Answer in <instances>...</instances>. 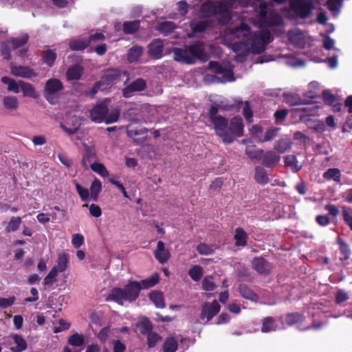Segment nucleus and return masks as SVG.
<instances>
[{"mask_svg": "<svg viewBox=\"0 0 352 352\" xmlns=\"http://www.w3.org/2000/svg\"><path fill=\"white\" fill-rule=\"evenodd\" d=\"M219 109L229 111L231 109V106H210L208 112V119L213 125L216 135L222 139L223 143L230 144L236 138L243 135V119L239 116H234L229 122L226 118L218 114Z\"/></svg>", "mask_w": 352, "mask_h": 352, "instance_id": "f257e3e1", "label": "nucleus"}, {"mask_svg": "<svg viewBox=\"0 0 352 352\" xmlns=\"http://www.w3.org/2000/svg\"><path fill=\"white\" fill-rule=\"evenodd\" d=\"M160 281V276L157 273L152 274L148 278L138 282L129 280L124 288L114 287L107 296V301H113L119 305H123L124 302H135L140 296V291L148 289L154 287Z\"/></svg>", "mask_w": 352, "mask_h": 352, "instance_id": "f03ea898", "label": "nucleus"}, {"mask_svg": "<svg viewBox=\"0 0 352 352\" xmlns=\"http://www.w3.org/2000/svg\"><path fill=\"white\" fill-rule=\"evenodd\" d=\"M195 58L202 61L208 60V55L205 52L204 45L202 42L197 41L192 45H187L186 50L175 48L174 50V59L176 61L193 64Z\"/></svg>", "mask_w": 352, "mask_h": 352, "instance_id": "7ed1b4c3", "label": "nucleus"}, {"mask_svg": "<svg viewBox=\"0 0 352 352\" xmlns=\"http://www.w3.org/2000/svg\"><path fill=\"white\" fill-rule=\"evenodd\" d=\"M200 12L204 18L219 16L217 21L221 25H228L232 19L228 6L223 1L217 5L212 1H206L201 4Z\"/></svg>", "mask_w": 352, "mask_h": 352, "instance_id": "20e7f679", "label": "nucleus"}, {"mask_svg": "<svg viewBox=\"0 0 352 352\" xmlns=\"http://www.w3.org/2000/svg\"><path fill=\"white\" fill-rule=\"evenodd\" d=\"M272 3H267L263 1L258 6V21L261 27L270 28L278 26L283 23V19L280 14L272 10L267 12L269 6H272Z\"/></svg>", "mask_w": 352, "mask_h": 352, "instance_id": "39448f33", "label": "nucleus"}, {"mask_svg": "<svg viewBox=\"0 0 352 352\" xmlns=\"http://www.w3.org/2000/svg\"><path fill=\"white\" fill-rule=\"evenodd\" d=\"M273 40L272 36L269 30H263L256 32L252 38L250 50L253 54H260L263 53L266 45Z\"/></svg>", "mask_w": 352, "mask_h": 352, "instance_id": "423d86ee", "label": "nucleus"}, {"mask_svg": "<svg viewBox=\"0 0 352 352\" xmlns=\"http://www.w3.org/2000/svg\"><path fill=\"white\" fill-rule=\"evenodd\" d=\"M289 7L297 17L307 19L311 13L314 4L311 0H290Z\"/></svg>", "mask_w": 352, "mask_h": 352, "instance_id": "0eeeda50", "label": "nucleus"}, {"mask_svg": "<svg viewBox=\"0 0 352 352\" xmlns=\"http://www.w3.org/2000/svg\"><path fill=\"white\" fill-rule=\"evenodd\" d=\"M221 306L216 300H214L210 303L205 302L201 307L199 316L201 320H204L203 324H207L219 312Z\"/></svg>", "mask_w": 352, "mask_h": 352, "instance_id": "6e6552de", "label": "nucleus"}, {"mask_svg": "<svg viewBox=\"0 0 352 352\" xmlns=\"http://www.w3.org/2000/svg\"><path fill=\"white\" fill-rule=\"evenodd\" d=\"M147 82L142 78H138L132 81L122 90V96L129 98L133 96L134 92L143 91L146 89Z\"/></svg>", "mask_w": 352, "mask_h": 352, "instance_id": "1a4fd4ad", "label": "nucleus"}, {"mask_svg": "<svg viewBox=\"0 0 352 352\" xmlns=\"http://www.w3.org/2000/svg\"><path fill=\"white\" fill-rule=\"evenodd\" d=\"M109 112L108 104L103 101L96 104L89 111L91 121L96 123L104 122L107 114Z\"/></svg>", "mask_w": 352, "mask_h": 352, "instance_id": "9d476101", "label": "nucleus"}, {"mask_svg": "<svg viewBox=\"0 0 352 352\" xmlns=\"http://www.w3.org/2000/svg\"><path fill=\"white\" fill-rule=\"evenodd\" d=\"M122 71L117 68H111L107 69L100 78V82L104 86V89L107 87H111L116 84L120 80Z\"/></svg>", "mask_w": 352, "mask_h": 352, "instance_id": "9b49d317", "label": "nucleus"}, {"mask_svg": "<svg viewBox=\"0 0 352 352\" xmlns=\"http://www.w3.org/2000/svg\"><path fill=\"white\" fill-rule=\"evenodd\" d=\"M148 129L145 127L140 129L135 126L132 123L126 127V133L129 138L133 140L136 144L144 142L147 138Z\"/></svg>", "mask_w": 352, "mask_h": 352, "instance_id": "f8f14e48", "label": "nucleus"}, {"mask_svg": "<svg viewBox=\"0 0 352 352\" xmlns=\"http://www.w3.org/2000/svg\"><path fill=\"white\" fill-rule=\"evenodd\" d=\"M252 267L259 274L266 275L270 272L272 265L265 258L258 256L253 258Z\"/></svg>", "mask_w": 352, "mask_h": 352, "instance_id": "ddd939ff", "label": "nucleus"}, {"mask_svg": "<svg viewBox=\"0 0 352 352\" xmlns=\"http://www.w3.org/2000/svg\"><path fill=\"white\" fill-rule=\"evenodd\" d=\"M208 68L217 74H223V78L228 81H233L234 80L232 71L222 67V65L217 61H210Z\"/></svg>", "mask_w": 352, "mask_h": 352, "instance_id": "4468645a", "label": "nucleus"}, {"mask_svg": "<svg viewBox=\"0 0 352 352\" xmlns=\"http://www.w3.org/2000/svg\"><path fill=\"white\" fill-rule=\"evenodd\" d=\"M164 50V43L160 39H154L148 46V53L151 57L160 58Z\"/></svg>", "mask_w": 352, "mask_h": 352, "instance_id": "2eb2a0df", "label": "nucleus"}, {"mask_svg": "<svg viewBox=\"0 0 352 352\" xmlns=\"http://www.w3.org/2000/svg\"><path fill=\"white\" fill-rule=\"evenodd\" d=\"M11 73L15 76L31 78L37 76L34 70L28 66H13L11 67Z\"/></svg>", "mask_w": 352, "mask_h": 352, "instance_id": "dca6fc26", "label": "nucleus"}, {"mask_svg": "<svg viewBox=\"0 0 352 352\" xmlns=\"http://www.w3.org/2000/svg\"><path fill=\"white\" fill-rule=\"evenodd\" d=\"M156 260L161 264H164L169 259L170 254L168 250H165L164 243L162 241L157 242V248L154 251Z\"/></svg>", "mask_w": 352, "mask_h": 352, "instance_id": "f3484780", "label": "nucleus"}, {"mask_svg": "<svg viewBox=\"0 0 352 352\" xmlns=\"http://www.w3.org/2000/svg\"><path fill=\"white\" fill-rule=\"evenodd\" d=\"M261 159L263 165L267 168H272L278 164L280 157L275 152L270 151L263 153Z\"/></svg>", "mask_w": 352, "mask_h": 352, "instance_id": "a211bd4d", "label": "nucleus"}, {"mask_svg": "<svg viewBox=\"0 0 352 352\" xmlns=\"http://www.w3.org/2000/svg\"><path fill=\"white\" fill-rule=\"evenodd\" d=\"M248 235L243 228L239 227L235 229L234 234V244L236 247H245L247 245Z\"/></svg>", "mask_w": 352, "mask_h": 352, "instance_id": "6ab92c4d", "label": "nucleus"}, {"mask_svg": "<svg viewBox=\"0 0 352 352\" xmlns=\"http://www.w3.org/2000/svg\"><path fill=\"white\" fill-rule=\"evenodd\" d=\"M63 89V83L59 79L50 78L45 83L44 92L56 94L62 91Z\"/></svg>", "mask_w": 352, "mask_h": 352, "instance_id": "aec40b11", "label": "nucleus"}, {"mask_svg": "<svg viewBox=\"0 0 352 352\" xmlns=\"http://www.w3.org/2000/svg\"><path fill=\"white\" fill-rule=\"evenodd\" d=\"M238 291L240 295L245 299L252 301H256L258 300V295L254 293L246 284H240Z\"/></svg>", "mask_w": 352, "mask_h": 352, "instance_id": "412c9836", "label": "nucleus"}, {"mask_svg": "<svg viewBox=\"0 0 352 352\" xmlns=\"http://www.w3.org/2000/svg\"><path fill=\"white\" fill-rule=\"evenodd\" d=\"M83 72L82 67L79 65L69 67L66 72V77L69 80H78L81 78Z\"/></svg>", "mask_w": 352, "mask_h": 352, "instance_id": "4be33fe9", "label": "nucleus"}, {"mask_svg": "<svg viewBox=\"0 0 352 352\" xmlns=\"http://www.w3.org/2000/svg\"><path fill=\"white\" fill-rule=\"evenodd\" d=\"M69 256L67 253L62 252L58 254L56 260V265L54 266L60 273L64 272L68 266Z\"/></svg>", "mask_w": 352, "mask_h": 352, "instance_id": "5701e85b", "label": "nucleus"}, {"mask_svg": "<svg viewBox=\"0 0 352 352\" xmlns=\"http://www.w3.org/2000/svg\"><path fill=\"white\" fill-rule=\"evenodd\" d=\"M254 179L261 185H265L270 182L266 170L259 166L255 167Z\"/></svg>", "mask_w": 352, "mask_h": 352, "instance_id": "b1692460", "label": "nucleus"}, {"mask_svg": "<svg viewBox=\"0 0 352 352\" xmlns=\"http://www.w3.org/2000/svg\"><path fill=\"white\" fill-rule=\"evenodd\" d=\"M12 337L16 344L15 346L10 347L12 352H23L27 349V342L21 335L14 334Z\"/></svg>", "mask_w": 352, "mask_h": 352, "instance_id": "393cba45", "label": "nucleus"}, {"mask_svg": "<svg viewBox=\"0 0 352 352\" xmlns=\"http://www.w3.org/2000/svg\"><path fill=\"white\" fill-rule=\"evenodd\" d=\"M283 98L286 103L291 106L309 103L307 100H302L300 96L296 94L284 93Z\"/></svg>", "mask_w": 352, "mask_h": 352, "instance_id": "a878e982", "label": "nucleus"}, {"mask_svg": "<svg viewBox=\"0 0 352 352\" xmlns=\"http://www.w3.org/2000/svg\"><path fill=\"white\" fill-rule=\"evenodd\" d=\"M140 27V20L124 21L122 24V31L125 34H133L139 30Z\"/></svg>", "mask_w": 352, "mask_h": 352, "instance_id": "bb28decb", "label": "nucleus"}, {"mask_svg": "<svg viewBox=\"0 0 352 352\" xmlns=\"http://www.w3.org/2000/svg\"><path fill=\"white\" fill-rule=\"evenodd\" d=\"M212 23V20L206 19L197 22H191L190 26L193 32L201 33L206 31V29L211 25Z\"/></svg>", "mask_w": 352, "mask_h": 352, "instance_id": "cd10ccee", "label": "nucleus"}, {"mask_svg": "<svg viewBox=\"0 0 352 352\" xmlns=\"http://www.w3.org/2000/svg\"><path fill=\"white\" fill-rule=\"evenodd\" d=\"M305 316L298 312L287 314L285 318V323L289 326L301 324L305 320Z\"/></svg>", "mask_w": 352, "mask_h": 352, "instance_id": "c85d7f7f", "label": "nucleus"}, {"mask_svg": "<svg viewBox=\"0 0 352 352\" xmlns=\"http://www.w3.org/2000/svg\"><path fill=\"white\" fill-rule=\"evenodd\" d=\"M143 53V47L138 45H134L130 48L127 53V60L132 63L138 60Z\"/></svg>", "mask_w": 352, "mask_h": 352, "instance_id": "c756f323", "label": "nucleus"}, {"mask_svg": "<svg viewBox=\"0 0 352 352\" xmlns=\"http://www.w3.org/2000/svg\"><path fill=\"white\" fill-rule=\"evenodd\" d=\"M292 142L287 138H283L274 143V149L280 153H284L292 148Z\"/></svg>", "mask_w": 352, "mask_h": 352, "instance_id": "7c9ffc66", "label": "nucleus"}, {"mask_svg": "<svg viewBox=\"0 0 352 352\" xmlns=\"http://www.w3.org/2000/svg\"><path fill=\"white\" fill-rule=\"evenodd\" d=\"M176 28V25L174 22L172 21H164L158 23L157 26V30L164 36H168L171 34Z\"/></svg>", "mask_w": 352, "mask_h": 352, "instance_id": "2f4dec72", "label": "nucleus"}, {"mask_svg": "<svg viewBox=\"0 0 352 352\" xmlns=\"http://www.w3.org/2000/svg\"><path fill=\"white\" fill-rule=\"evenodd\" d=\"M19 85L23 96L33 98H37L36 91L32 84L19 80Z\"/></svg>", "mask_w": 352, "mask_h": 352, "instance_id": "473e14b6", "label": "nucleus"}, {"mask_svg": "<svg viewBox=\"0 0 352 352\" xmlns=\"http://www.w3.org/2000/svg\"><path fill=\"white\" fill-rule=\"evenodd\" d=\"M149 299L155 304L156 307L163 309L165 307L164 296L162 292L153 291L149 294Z\"/></svg>", "mask_w": 352, "mask_h": 352, "instance_id": "72a5a7b5", "label": "nucleus"}, {"mask_svg": "<svg viewBox=\"0 0 352 352\" xmlns=\"http://www.w3.org/2000/svg\"><path fill=\"white\" fill-rule=\"evenodd\" d=\"M90 45V41L84 39H72L69 42V47L74 51L84 50Z\"/></svg>", "mask_w": 352, "mask_h": 352, "instance_id": "f704fd0d", "label": "nucleus"}, {"mask_svg": "<svg viewBox=\"0 0 352 352\" xmlns=\"http://www.w3.org/2000/svg\"><path fill=\"white\" fill-rule=\"evenodd\" d=\"M284 162L285 166L290 167L294 173L298 172L302 168L298 165V160L294 155L284 157Z\"/></svg>", "mask_w": 352, "mask_h": 352, "instance_id": "c9c22d12", "label": "nucleus"}, {"mask_svg": "<svg viewBox=\"0 0 352 352\" xmlns=\"http://www.w3.org/2000/svg\"><path fill=\"white\" fill-rule=\"evenodd\" d=\"M323 177L327 180L333 179L337 183L341 181V173L338 168H331L323 173Z\"/></svg>", "mask_w": 352, "mask_h": 352, "instance_id": "e433bc0d", "label": "nucleus"}, {"mask_svg": "<svg viewBox=\"0 0 352 352\" xmlns=\"http://www.w3.org/2000/svg\"><path fill=\"white\" fill-rule=\"evenodd\" d=\"M56 54L52 50H47L43 52L42 60L48 67H52L56 59Z\"/></svg>", "mask_w": 352, "mask_h": 352, "instance_id": "4c0bfd02", "label": "nucleus"}, {"mask_svg": "<svg viewBox=\"0 0 352 352\" xmlns=\"http://www.w3.org/2000/svg\"><path fill=\"white\" fill-rule=\"evenodd\" d=\"M102 190V184L98 179H95L90 187V198L93 201H97L98 195Z\"/></svg>", "mask_w": 352, "mask_h": 352, "instance_id": "58836bf2", "label": "nucleus"}, {"mask_svg": "<svg viewBox=\"0 0 352 352\" xmlns=\"http://www.w3.org/2000/svg\"><path fill=\"white\" fill-rule=\"evenodd\" d=\"M178 348L177 340L174 337L167 338L163 344V352H175Z\"/></svg>", "mask_w": 352, "mask_h": 352, "instance_id": "ea45409f", "label": "nucleus"}, {"mask_svg": "<svg viewBox=\"0 0 352 352\" xmlns=\"http://www.w3.org/2000/svg\"><path fill=\"white\" fill-rule=\"evenodd\" d=\"M337 243L340 246V252L342 255H343V258H341V261H346L349 258L351 255V250L349 248V245L344 241L340 237H338L336 240Z\"/></svg>", "mask_w": 352, "mask_h": 352, "instance_id": "a19ab883", "label": "nucleus"}, {"mask_svg": "<svg viewBox=\"0 0 352 352\" xmlns=\"http://www.w3.org/2000/svg\"><path fill=\"white\" fill-rule=\"evenodd\" d=\"M276 320L273 317L267 316L263 320V324L261 327V331L263 333H267L270 331L276 330Z\"/></svg>", "mask_w": 352, "mask_h": 352, "instance_id": "79ce46f5", "label": "nucleus"}, {"mask_svg": "<svg viewBox=\"0 0 352 352\" xmlns=\"http://www.w3.org/2000/svg\"><path fill=\"white\" fill-rule=\"evenodd\" d=\"M1 82L3 84L8 85V91H13L15 94H18L20 91L19 81L16 82L14 79L8 76H3L1 78Z\"/></svg>", "mask_w": 352, "mask_h": 352, "instance_id": "37998d69", "label": "nucleus"}, {"mask_svg": "<svg viewBox=\"0 0 352 352\" xmlns=\"http://www.w3.org/2000/svg\"><path fill=\"white\" fill-rule=\"evenodd\" d=\"M204 274L203 268L199 265H193L188 271V275L194 281H199Z\"/></svg>", "mask_w": 352, "mask_h": 352, "instance_id": "c03bdc74", "label": "nucleus"}, {"mask_svg": "<svg viewBox=\"0 0 352 352\" xmlns=\"http://www.w3.org/2000/svg\"><path fill=\"white\" fill-rule=\"evenodd\" d=\"M28 34H23L19 38L11 39L8 43L12 44V47L14 50H16L25 45L28 43Z\"/></svg>", "mask_w": 352, "mask_h": 352, "instance_id": "a18cd8bd", "label": "nucleus"}, {"mask_svg": "<svg viewBox=\"0 0 352 352\" xmlns=\"http://www.w3.org/2000/svg\"><path fill=\"white\" fill-rule=\"evenodd\" d=\"M6 109L15 110L19 107V101L16 96H6L3 100Z\"/></svg>", "mask_w": 352, "mask_h": 352, "instance_id": "49530a36", "label": "nucleus"}, {"mask_svg": "<svg viewBox=\"0 0 352 352\" xmlns=\"http://www.w3.org/2000/svg\"><path fill=\"white\" fill-rule=\"evenodd\" d=\"M96 158V153L94 149L87 147L83 155L82 160V165L84 167H87V164L93 161Z\"/></svg>", "mask_w": 352, "mask_h": 352, "instance_id": "de8ad7c7", "label": "nucleus"}, {"mask_svg": "<svg viewBox=\"0 0 352 352\" xmlns=\"http://www.w3.org/2000/svg\"><path fill=\"white\" fill-rule=\"evenodd\" d=\"M21 223V218L20 217H12L6 230L8 232L16 231Z\"/></svg>", "mask_w": 352, "mask_h": 352, "instance_id": "09e8293b", "label": "nucleus"}, {"mask_svg": "<svg viewBox=\"0 0 352 352\" xmlns=\"http://www.w3.org/2000/svg\"><path fill=\"white\" fill-rule=\"evenodd\" d=\"M140 331L142 335H148L153 330V324L151 322L146 318H145L138 325Z\"/></svg>", "mask_w": 352, "mask_h": 352, "instance_id": "8fccbe9b", "label": "nucleus"}, {"mask_svg": "<svg viewBox=\"0 0 352 352\" xmlns=\"http://www.w3.org/2000/svg\"><path fill=\"white\" fill-rule=\"evenodd\" d=\"M85 338L78 333L72 335L68 339V343L74 346H80L84 344Z\"/></svg>", "mask_w": 352, "mask_h": 352, "instance_id": "3c124183", "label": "nucleus"}, {"mask_svg": "<svg viewBox=\"0 0 352 352\" xmlns=\"http://www.w3.org/2000/svg\"><path fill=\"white\" fill-rule=\"evenodd\" d=\"M90 167L93 171L98 173L102 177H106L109 174L106 167L101 163L94 162L91 164Z\"/></svg>", "mask_w": 352, "mask_h": 352, "instance_id": "603ef678", "label": "nucleus"}, {"mask_svg": "<svg viewBox=\"0 0 352 352\" xmlns=\"http://www.w3.org/2000/svg\"><path fill=\"white\" fill-rule=\"evenodd\" d=\"M120 116V111L118 109H114L111 111V112L109 113V112L107 114V117H105V119L104 120V122L106 124H111L113 123L118 121Z\"/></svg>", "mask_w": 352, "mask_h": 352, "instance_id": "864d4df0", "label": "nucleus"}, {"mask_svg": "<svg viewBox=\"0 0 352 352\" xmlns=\"http://www.w3.org/2000/svg\"><path fill=\"white\" fill-rule=\"evenodd\" d=\"M197 251L201 255H211L214 253V250L205 243H199L197 246Z\"/></svg>", "mask_w": 352, "mask_h": 352, "instance_id": "5fc2aeb1", "label": "nucleus"}, {"mask_svg": "<svg viewBox=\"0 0 352 352\" xmlns=\"http://www.w3.org/2000/svg\"><path fill=\"white\" fill-rule=\"evenodd\" d=\"M58 273H60V272L53 267L48 274L45 277L43 284L45 285H49L53 283L56 280Z\"/></svg>", "mask_w": 352, "mask_h": 352, "instance_id": "6e6d98bb", "label": "nucleus"}, {"mask_svg": "<svg viewBox=\"0 0 352 352\" xmlns=\"http://www.w3.org/2000/svg\"><path fill=\"white\" fill-rule=\"evenodd\" d=\"M162 339V337L155 332H151L147 335V344L149 348L154 347Z\"/></svg>", "mask_w": 352, "mask_h": 352, "instance_id": "4d7b16f0", "label": "nucleus"}, {"mask_svg": "<svg viewBox=\"0 0 352 352\" xmlns=\"http://www.w3.org/2000/svg\"><path fill=\"white\" fill-rule=\"evenodd\" d=\"M8 43V42H2L0 45L1 55L4 59L7 60H10L12 57Z\"/></svg>", "mask_w": 352, "mask_h": 352, "instance_id": "13d9d810", "label": "nucleus"}, {"mask_svg": "<svg viewBox=\"0 0 352 352\" xmlns=\"http://www.w3.org/2000/svg\"><path fill=\"white\" fill-rule=\"evenodd\" d=\"M349 296L346 292L343 289H338L336 294L335 301L336 304H341L346 301Z\"/></svg>", "mask_w": 352, "mask_h": 352, "instance_id": "bf43d9fd", "label": "nucleus"}, {"mask_svg": "<svg viewBox=\"0 0 352 352\" xmlns=\"http://www.w3.org/2000/svg\"><path fill=\"white\" fill-rule=\"evenodd\" d=\"M215 284L212 280L211 277L206 276L202 280V289L205 291L210 292L215 289Z\"/></svg>", "mask_w": 352, "mask_h": 352, "instance_id": "052dcab7", "label": "nucleus"}, {"mask_svg": "<svg viewBox=\"0 0 352 352\" xmlns=\"http://www.w3.org/2000/svg\"><path fill=\"white\" fill-rule=\"evenodd\" d=\"M232 50L234 52H241L242 53H248L249 49L248 45L245 42H236L232 45Z\"/></svg>", "mask_w": 352, "mask_h": 352, "instance_id": "680f3d73", "label": "nucleus"}, {"mask_svg": "<svg viewBox=\"0 0 352 352\" xmlns=\"http://www.w3.org/2000/svg\"><path fill=\"white\" fill-rule=\"evenodd\" d=\"M279 129L278 128H272L267 130L265 133L264 138L261 140L262 142H268L274 138H275L278 135V132Z\"/></svg>", "mask_w": 352, "mask_h": 352, "instance_id": "e2e57ef3", "label": "nucleus"}, {"mask_svg": "<svg viewBox=\"0 0 352 352\" xmlns=\"http://www.w3.org/2000/svg\"><path fill=\"white\" fill-rule=\"evenodd\" d=\"M322 96L324 103L327 105L331 106L336 101V97L329 90H324Z\"/></svg>", "mask_w": 352, "mask_h": 352, "instance_id": "0e129e2a", "label": "nucleus"}, {"mask_svg": "<svg viewBox=\"0 0 352 352\" xmlns=\"http://www.w3.org/2000/svg\"><path fill=\"white\" fill-rule=\"evenodd\" d=\"M288 114L287 109H283L275 111L274 116L277 124L282 123Z\"/></svg>", "mask_w": 352, "mask_h": 352, "instance_id": "69168bd1", "label": "nucleus"}, {"mask_svg": "<svg viewBox=\"0 0 352 352\" xmlns=\"http://www.w3.org/2000/svg\"><path fill=\"white\" fill-rule=\"evenodd\" d=\"M76 189L82 199V201H85L89 197V192L88 189L82 187L79 184H76Z\"/></svg>", "mask_w": 352, "mask_h": 352, "instance_id": "338daca9", "label": "nucleus"}, {"mask_svg": "<svg viewBox=\"0 0 352 352\" xmlns=\"http://www.w3.org/2000/svg\"><path fill=\"white\" fill-rule=\"evenodd\" d=\"M342 217L344 222L352 230V215L350 214L349 211L346 207L342 208Z\"/></svg>", "mask_w": 352, "mask_h": 352, "instance_id": "774afa93", "label": "nucleus"}]
</instances>
